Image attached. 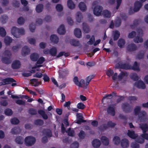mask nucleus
<instances>
[{
    "mask_svg": "<svg viewBox=\"0 0 148 148\" xmlns=\"http://www.w3.org/2000/svg\"><path fill=\"white\" fill-rule=\"evenodd\" d=\"M134 85L138 88L144 89L146 88L145 84L142 81H139L136 82L134 84Z\"/></svg>",
    "mask_w": 148,
    "mask_h": 148,
    "instance_id": "obj_7",
    "label": "nucleus"
},
{
    "mask_svg": "<svg viewBox=\"0 0 148 148\" xmlns=\"http://www.w3.org/2000/svg\"><path fill=\"white\" fill-rule=\"evenodd\" d=\"M108 113L113 116L115 114V111L114 108L111 106H109L107 109Z\"/></svg>",
    "mask_w": 148,
    "mask_h": 148,
    "instance_id": "obj_16",
    "label": "nucleus"
},
{
    "mask_svg": "<svg viewBox=\"0 0 148 148\" xmlns=\"http://www.w3.org/2000/svg\"><path fill=\"white\" fill-rule=\"evenodd\" d=\"M113 38L114 40H117L120 36V33L119 31L116 30L113 32Z\"/></svg>",
    "mask_w": 148,
    "mask_h": 148,
    "instance_id": "obj_34",
    "label": "nucleus"
},
{
    "mask_svg": "<svg viewBox=\"0 0 148 148\" xmlns=\"http://www.w3.org/2000/svg\"><path fill=\"white\" fill-rule=\"evenodd\" d=\"M42 66V65L36 64V66L32 67V70H31V73H35L36 71H39L40 69L39 68V67Z\"/></svg>",
    "mask_w": 148,
    "mask_h": 148,
    "instance_id": "obj_24",
    "label": "nucleus"
},
{
    "mask_svg": "<svg viewBox=\"0 0 148 148\" xmlns=\"http://www.w3.org/2000/svg\"><path fill=\"white\" fill-rule=\"evenodd\" d=\"M141 107L140 106H136L134 109V112L135 115H139L141 111Z\"/></svg>",
    "mask_w": 148,
    "mask_h": 148,
    "instance_id": "obj_20",
    "label": "nucleus"
},
{
    "mask_svg": "<svg viewBox=\"0 0 148 148\" xmlns=\"http://www.w3.org/2000/svg\"><path fill=\"white\" fill-rule=\"evenodd\" d=\"M138 119L141 122H145L148 119L147 113L144 110H142L138 115Z\"/></svg>",
    "mask_w": 148,
    "mask_h": 148,
    "instance_id": "obj_4",
    "label": "nucleus"
},
{
    "mask_svg": "<svg viewBox=\"0 0 148 148\" xmlns=\"http://www.w3.org/2000/svg\"><path fill=\"white\" fill-rule=\"evenodd\" d=\"M36 28L34 24H31L29 26V29L31 32H34Z\"/></svg>",
    "mask_w": 148,
    "mask_h": 148,
    "instance_id": "obj_54",
    "label": "nucleus"
},
{
    "mask_svg": "<svg viewBox=\"0 0 148 148\" xmlns=\"http://www.w3.org/2000/svg\"><path fill=\"white\" fill-rule=\"evenodd\" d=\"M73 81L75 84L79 87H81V83L79 81L78 78L77 77H75L73 79Z\"/></svg>",
    "mask_w": 148,
    "mask_h": 148,
    "instance_id": "obj_37",
    "label": "nucleus"
},
{
    "mask_svg": "<svg viewBox=\"0 0 148 148\" xmlns=\"http://www.w3.org/2000/svg\"><path fill=\"white\" fill-rule=\"evenodd\" d=\"M0 34L1 36H4L6 34L5 29L2 27H0Z\"/></svg>",
    "mask_w": 148,
    "mask_h": 148,
    "instance_id": "obj_46",
    "label": "nucleus"
},
{
    "mask_svg": "<svg viewBox=\"0 0 148 148\" xmlns=\"http://www.w3.org/2000/svg\"><path fill=\"white\" fill-rule=\"evenodd\" d=\"M45 61V58L43 57H41L37 61L36 64H42Z\"/></svg>",
    "mask_w": 148,
    "mask_h": 148,
    "instance_id": "obj_62",
    "label": "nucleus"
},
{
    "mask_svg": "<svg viewBox=\"0 0 148 148\" xmlns=\"http://www.w3.org/2000/svg\"><path fill=\"white\" fill-rule=\"evenodd\" d=\"M68 134V135L70 136H74V131L71 130V128H69L68 130L66 131Z\"/></svg>",
    "mask_w": 148,
    "mask_h": 148,
    "instance_id": "obj_56",
    "label": "nucleus"
},
{
    "mask_svg": "<svg viewBox=\"0 0 148 148\" xmlns=\"http://www.w3.org/2000/svg\"><path fill=\"white\" fill-rule=\"evenodd\" d=\"M30 52V49L27 46H25L22 49L21 53L23 56H25L29 54Z\"/></svg>",
    "mask_w": 148,
    "mask_h": 148,
    "instance_id": "obj_8",
    "label": "nucleus"
},
{
    "mask_svg": "<svg viewBox=\"0 0 148 148\" xmlns=\"http://www.w3.org/2000/svg\"><path fill=\"white\" fill-rule=\"evenodd\" d=\"M21 66L20 62L18 60L14 61L12 63V66L13 69H18Z\"/></svg>",
    "mask_w": 148,
    "mask_h": 148,
    "instance_id": "obj_14",
    "label": "nucleus"
},
{
    "mask_svg": "<svg viewBox=\"0 0 148 148\" xmlns=\"http://www.w3.org/2000/svg\"><path fill=\"white\" fill-rule=\"evenodd\" d=\"M101 142L99 140L96 139L93 140L92 143V145L95 148L99 147L101 145Z\"/></svg>",
    "mask_w": 148,
    "mask_h": 148,
    "instance_id": "obj_27",
    "label": "nucleus"
},
{
    "mask_svg": "<svg viewBox=\"0 0 148 148\" xmlns=\"http://www.w3.org/2000/svg\"><path fill=\"white\" fill-rule=\"evenodd\" d=\"M21 131V130L18 127H15L12 130L11 132L12 134H16L20 133Z\"/></svg>",
    "mask_w": 148,
    "mask_h": 148,
    "instance_id": "obj_39",
    "label": "nucleus"
},
{
    "mask_svg": "<svg viewBox=\"0 0 148 148\" xmlns=\"http://www.w3.org/2000/svg\"><path fill=\"white\" fill-rule=\"evenodd\" d=\"M8 17L6 15L2 16L0 18V20L2 23H5L8 21Z\"/></svg>",
    "mask_w": 148,
    "mask_h": 148,
    "instance_id": "obj_48",
    "label": "nucleus"
},
{
    "mask_svg": "<svg viewBox=\"0 0 148 148\" xmlns=\"http://www.w3.org/2000/svg\"><path fill=\"white\" fill-rule=\"evenodd\" d=\"M137 49V47L134 44H130L127 47V51L130 52L135 51Z\"/></svg>",
    "mask_w": 148,
    "mask_h": 148,
    "instance_id": "obj_9",
    "label": "nucleus"
},
{
    "mask_svg": "<svg viewBox=\"0 0 148 148\" xmlns=\"http://www.w3.org/2000/svg\"><path fill=\"white\" fill-rule=\"evenodd\" d=\"M59 73L60 75V76L61 77H64L68 73V72L67 71L65 70L64 71H61L59 70Z\"/></svg>",
    "mask_w": 148,
    "mask_h": 148,
    "instance_id": "obj_41",
    "label": "nucleus"
},
{
    "mask_svg": "<svg viewBox=\"0 0 148 148\" xmlns=\"http://www.w3.org/2000/svg\"><path fill=\"white\" fill-rule=\"evenodd\" d=\"M5 113L6 115L8 116H10L12 114V112L10 109H6L5 111Z\"/></svg>",
    "mask_w": 148,
    "mask_h": 148,
    "instance_id": "obj_57",
    "label": "nucleus"
},
{
    "mask_svg": "<svg viewBox=\"0 0 148 148\" xmlns=\"http://www.w3.org/2000/svg\"><path fill=\"white\" fill-rule=\"evenodd\" d=\"M31 84L33 86H38L39 83L37 82V80L35 79H32L30 80Z\"/></svg>",
    "mask_w": 148,
    "mask_h": 148,
    "instance_id": "obj_45",
    "label": "nucleus"
},
{
    "mask_svg": "<svg viewBox=\"0 0 148 148\" xmlns=\"http://www.w3.org/2000/svg\"><path fill=\"white\" fill-rule=\"evenodd\" d=\"M135 138V139L136 141L138 143H142L144 142V139L142 136L141 137H138L137 136V137Z\"/></svg>",
    "mask_w": 148,
    "mask_h": 148,
    "instance_id": "obj_44",
    "label": "nucleus"
},
{
    "mask_svg": "<svg viewBox=\"0 0 148 148\" xmlns=\"http://www.w3.org/2000/svg\"><path fill=\"white\" fill-rule=\"evenodd\" d=\"M12 35L16 38L20 37L21 35L25 34V31L22 28H18L15 27H12L11 29Z\"/></svg>",
    "mask_w": 148,
    "mask_h": 148,
    "instance_id": "obj_1",
    "label": "nucleus"
},
{
    "mask_svg": "<svg viewBox=\"0 0 148 148\" xmlns=\"http://www.w3.org/2000/svg\"><path fill=\"white\" fill-rule=\"evenodd\" d=\"M70 44L73 46H77L79 45V41L74 39L71 40L70 41Z\"/></svg>",
    "mask_w": 148,
    "mask_h": 148,
    "instance_id": "obj_43",
    "label": "nucleus"
},
{
    "mask_svg": "<svg viewBox=\"0 0 148 148\" xmlns=\"http://www.w3.org/2000/svg\"><path fill=\"white\" fill-rule=\"evenodd\" d=\"M131 78L134 81H136L138 80V77L136 73L132 74L130 75Z\"/></svg>",
    "mask_w": 148,
    "mask_h": 148,
    "instance_id": "obj_53",
    "label": "nucleus"
},
{
    "mask_svg": "<svg viewBox=\"0 0 148 148\" xmlns=\"http://www.w3.org/2000/svg\"><path fill=\"white\" fill-rule=\"evenodd\" d=\"M38 113L40 114L45 119H47L48 118L47 115L45 114V112L42 110H40L38 112Z\"/></svg>",
    "mask_w": 148,
    "mask_h": 148,
    "instance_id": "obj_51",
    "label": "nucleus"
},
{
    "mask_svg": "<svg viewBox=\"0 0 148 148\" xmlns=\"http://www.w3.org/2000/svg\"><path fill=\"white\" fill-rule=\"evenodd\" d=\"M13 39L11 37L7 36L4 39V42L6 45H9L12 42Z\"/></svg>",
    "mask_w": 148,
    "mask_h": 148,
    "instance_id": "obj_25",
    "label": "nucleus"
},
{
    "mask_svg": "<svg viewBox=\"0 0 148 148\" xmlns=\"http://www.w3.org/2000/svg\"><path fill=\"white\" fill-rule=\"evenodd\" d=\"M74 34L75 36L79 38L82 36V32L81 29L78 28H76L75 29L74 31Z\"/></svg>",
    "mask_w": 148,
    "mask_h": 148,
    "instance_id": "obj_23",
    "label": "nucleus"
},
{
    "mask_svg": "<svg viewBox=\"0 0 148 148\" xmlns=\"http://www.w3.org/2000/svg\"><path fill=\"white\" fill-rule=\"evenodd\" d=\"M127 135L130 137L132 138H135L137 137V135L134 133V131L130 130L128 131Z\"/></svg>",
    "mask_w": 148,
    "mask_h": 148,
    "instance_id": "obj_32",
    "label": "nucleus"
},
{
    "mask_svg": "<svg viewBox=\"0 0 148 148\" xmlns=\"http://www.w3.org/2000/svg\"><path fill=\"white\" fill-rule=\"evenodd\" d=\"M125 43V40L122 38L120 39L118 41L119 46L121 48H123Z\"/></svg>",
    "mask_w": 148,
    "mask_h": 148,
    "instance_id": "obj_33",
    "label": "nucleus"
},
{
    "mask_svg": "<svg viewBox=\"0 0 148 148\" xmlns=\"http://www.w3.org/2000/svg\"><path fill=\"white\" fill-rule=\"evenodd\" d=\"M12 5L14 7H18L19 6L20 3L18 1L14 0L13 1Z\"/></svg>",
    "mask_w": 148,
    "mask_h": 148,
    "instance_id": "obj_61",
    "label": "nucleus"
},
{
    "mask_svg": "<svg viewBox=\"0 0 148 148\" xmlns=\"http://www.w3.org/2000/svg\"><path fill=\"white\" fill-rule=\"evenodd\" d=\"M82 29L84 32L88 33L90 30L88 25L86 23H83L82 24Z\"/></svg>",
    "mask_w": 148,
    "mask_h": 148,
    "instance_id": "obj_13",
    "label": "nucleus"
},
{
    "mask_svg": "<svg viewBox=\"0 0 148 148\" xmlns=\"http://www.w3.org/2000/svg\"><path fill=\"white\" fill-rule=\"evenodd\" d=\"M25 21V20L22 17H20L18 20V24L20 25H22L24 23Z\"/></svg>",
    "mask_w": 148,
    "mask_h": 148,
    "instance_id": "obj_59",
    "label": "nucleus"
},
{
    "mask_svg": "<svg viewBox=\"0 0 148 148\" xmlns=\"http://www.w3.org/2000/svg\"><path fill=\"white\" fill-rule=\"evenodd\" d=\"M108 128V127L107 123L103 124L99 127V130L101 131H103L106 130Z\"/></svg>",
    "mask_w": 148,
    "mask_h": 148,
    "instance_id": "obj_40",
    "label": "nucleus"
},
{
    "mask_svg": "<svg viewBox=\"0 0 148 148\" xmlns=\"http://www.w3.org/2000/svg\"><path fill=\"white\" fill-rule=\"evenodd\" d=\"M79 7L80 10L83 11H84L86 9V7L85 4L83 2H81L79 3Z\"/></svg>",
    "mask_w": 148,
    "mask_h": 148,
    "instance_id": "obj_36",
    "label": "nucleus"
},
{
    "mask_svg": "<svg viewBox=\"0 0 148 148\" xmlns=\"http://www.w3.org/2000/svg\"><path fill=\"white\" fill-rule=\"evenodd\" d=\"M139 127L143 130V133H146L148 130V126L146 124H139Z\"/></svg>",
    "mask_w": 148,
    "mask_h": 148,
    "instance_id": "obj_17",
    "label": "nucleus"
},
{
    "mask_svg": "<svg viewBox=\"0 0 148 148\" xmlns=\"http://www.w3.org/2000/svg\"><path fill=\"white\" fill-rule=\"evenodd\" d=\"M122 108L126 113H129L132 111V107L129 104L125 103L122 104Z\"/></svg>",
    "mask_w": 148,
    "mask_h": 148,
    "instance_id": "obj_6",
    "label": "nucleus"
},
{
    "mask_svg": "<svg viewBox=\"0 0 148 148\" xmlns=\"http://www.w3.org/2000/svg\"><path fill=\"white\" fill-rule=\"evenodd\" d=\"M134 42L136 43L142 42L143 41V39L140 37L137 36L134 39Z\"/></svg>",
    "mask_w": 148,
    "mask_h": 148,
    "instance_id": "obj_42",
    "label": "nucleus"
},
{
    "mask_svg": "<svg viewBox=\"0 0 148 148\" xmlns=\"http://www.w3.org/2000/svg\"><path fill=\"white\" fill-rule=\"evenodd\" d=\"M15 141L17 144H21L23 143V140L22 137L19 136L16 138Z\"/></svg>",
    "mask_w": 148,
    "mask_h": 148,
    "instance_id": "obj_47",
    "label": "nucleus"
},
{
    "mask_svg": "<svg viewBox=\"0 0 148 148\" xmlns=\"http://www.w3.org/2000/svg\"><path fill=\"white\" fill-rule=\"evenodd\" d=\"M44 134V135H46L49 137H51L52 135L51 131L49 130H46L45 131Z\"/></svg>",
    "mask_w": 148,
    "mask_h": 148,
    "instance_id": "obj_50",
    "label": "nucleus"
},
{
    "mask_svg": "<svg viewBox=\"0 0 148 148\" xmlns=\"http://www.w3.org/2000/svg\"><path fill=\"white\" fill-rule=\"evenodd\" d=\"M67 5L69 8L73 9L75 8V5L72 0H68L67 1Z\"/></svg>",
    "mask_w": 148,
    "mask_h": 148,
    "instance_id": "obj_28",
    "label": "nucleus"
},
{
    "mask_svg": "<svg viewBox=\"0 0 148 148\" xmlns=\"http://www.w3.org/2000/svg\"><path fill=\"white\" fill-rule=\"evenodd\" d=\"M103 10V8L101 6L97 5L94 8V14L97 16L101 15Z\"/></svg>",
    "mask_w": 148,
    "mask_h": 148,
    "instance_id": "obj_5",
    "label": "nucleus"
},
{
    "mask_svg": "<svg viewBox=\"0 0 148 148\" xmlns=\"http://www.w3.org/2000/svg\"><path fill=\"white\" fill-rule=\"evenodd\" d=\"M28 41L29 43L32 45H34L36 43L35 39L32 38H29Z\"/></svg>",
    "mask_w": 148,
    "mask_h": 148,
    "instance_id": "obj_52",
    "label": "nucleus"
},
{
    "mask_svg": "<svg viewBox=\"0 0 148 148\" xmlns=\"http://www.w3.org/2000/svg\"><path fill=\"white\" fill-rule=\"evenodd\" d=\"M15 80L12 78H8L3 80L0 82V85H4L10 84L11 82H13Z\"/></svg>",
    "mask_w": 148,
    "mask_h": 148,
    "instance_id": "obj_11",
    "label": "nucleus"
},
{
    "mask_svg": "<svg viewBox=\"0 0 148 148\" xmlns=\"http://www.w3.org/2000/svg\"><path fill=\"white\" fill-rule=\"evenodd\" d=\"M139 66V64H138L137 62H135L134 64L132 67V69L135 71H140Z\"/></svg>",
    "mask_w": 148,
    "mask_h": 148,
    "instance_id": "obj_35",
    "label": "nucleus"
},
{
    "mask_svg": "<svg viewBox=\"0 0 148 148\" xmlns=\"http://www.w3.org/2000/svg\"><path fill=\"white\" fill-rule=\"evenodd\" d=\"M39 57L38 54L36 53L32 54L30 55L31 59L33 61H36Z\"/></svg>",
    "mask_w": 148,
    "mask_h": 148,
    "instance_id": "obj_26",
    "label": "nucleus"
},
{
    "mask_svg": "<svg viewBox=\"0 0 148 148\" xmlns=\"http://www.w3.org/2000/svg\"><path fill=\"white\" fill-rule=\"evenodd\" d=\"M121 145L123 148H127L129 145V143L128 140L124 138L121 141Z\"/></svg>",
    "mask_w": 148,
    "mask_h": 148,
    "instance_id": "obj_10",
    "label": "nucleus"
},
{
    "mask_svg": "<svg viewBox=\"0 0 148 148\" xmlns=\"http://www.w3.org/2000/svg\"><path fill=\"white\" fill-rule=\"evenodd\" d=\"M79 143L77 142H74L71 145V148H78Z\"/></svg>",
    "mask_w": 148,
    "mask_h": 148,
    "instance_id": "obj_64",
    "label": "nucleus"
},
{
    "mask_svg": "<svg viewBox=\"0 0 148 148\" xmlns=\"http://www.w3.org/2000/svg\"><path fill=\"white\" fill-rule=\"evenodd\" d=\"M45 54L50 53L53 56H55L56 53V50L55 48H52L50 50L48 49H45L43 51Z\"/></svg>",
    "mask_w": 148,
    "mask_h": 148,
    "instance_id": "obj_19",
    "label": "nucleus"
},
{
    "mask_svg": "<svg viewBox=\"0 0 148 148\" xmlns=\"http://www.w3.org/2000/svg\"><path fill=\"white\" fill-rule=\"evenodd\" d=\"M36 142L35 138L31 136L26 137L25 140V143L27 146H31L34 145Z\"/></svg>",
    "mask_w": 148,
    "mask_h": 148,
    "instance_id": "obj_3",
    "label": "nucleus"
},
{
    "mask_svg": "<svg viewBox=\"0 0 148 148\" xmlns=\"http://www.w3.org/2000/svg\"><path fill=\"white\" fill-rule=\"evenodd\" d=\"M56 10L58 12H60L63 10V7L61 4H58L56 5Z\"/></svg>",
    "mask_w": 148,
    "mask_h": 148,
    "instance_id": "obj_49",
    "label": "nucleus"
},
{
    "mask_svg": "<svg viewBox=\"0 0 148 148\" xmlns=\"http://www.w3.org/2000/svg\"><path fill=\"white\" fill-rule=\"evenodd\" d=\"M77 116L78 119V120L76 122L77 123L80 124L82 122H86V120L83 119V117L80 114L77 113Z\"/></svg>",
    "mask_w": 148,
    "mask_h": 148,
    "instance_id": "obj_18",
    "label": "nucleus"
},
{
    "mask_svg": "<svg viewBox=\"0 0 148 148\" xmlns=\"http://www.w3.org/2000/svg\"><path fill=\"white\" fill-rule=\"evenodd\" d=\"M102 14L104 17L107 18H110L111 15V12L107 10L103 11Z\"/></svg>",
    "mask_w": 148,
    "mask_h": 148,
    "instance_id": "obj_30",
    "label": "nucleus"
},
{
    "mask_svg": "<svg viewBox=\"0 0 148 148\" xmlns=\"http://www.w3.org/2000/svg\"><path fill=\"white\" fill-rule=\"evenodd\" d=\"M43 9V6L42 4H39L36 5V10L38 13L42 12Z\"/></svg>",
    "mask_w": 148,
    "mask_h": 148,
    "instance_id": "obj_31",
    "label": "nucleus"
},
{
    "mask_svg": "<svg viewBox=\"0 0 148 148\" xmlns=\"http://www.w3.org/2000/svg\"><path fill=\"white\" fill-rule=\"evenodd\" d=\"M131 147L132 148H139V145L136 142H133L131 145Z\"/></svg>",
    "mask_w": 148,
    "mask_h": 148,
    "instance_id": "obj_63",
    "label": "nucleus"
},
{
    "mask_svg": "<svg viewBox=\"0 0 148 148\" xmlns=\"http://www.w3.org/2000/svg\"><path fill=\"white\" fill-rule=\"evenodd\" d=\"M77 106L78 109H83L85 107V105L82 103H78Z\"/></svg>",
    "mask_w": 148,
    "mask_h": 148,
    "instance_id": "obj_60",
    "label": "nucleus"
},
{
    "mask_svg": "<svg viewBox=\"0 0 148 148\" xmlns=\"http://www.w3.org/2000/svg\"><path fill=\"white\" fill-rule=\"evenodd\" d=\"M142 3L139 1H137L135 3V5L134 8V11L137 12L138 11L142 6Z\"/></svg>",
    "mask_w": 148,
    "mask_h": 148,
    "instance_id": "obj_15",
    "label": "nucleus"
},
{
    "mask_svg": "<svg viewBox=\"0 0 148 148\" xmlns=\"http://www.w3.org/2000/svg\"><path fill=\"white\" fill-rule=\"evenodd\" d=\"M57 32L60 35L64 34L66 32L64 26L63 24L61 25L57 29Z\"/></svg>",
    "mask_w": 148,
    "mask_h": 148,
    "instance_id": "obj_12",
    "label": "nucleus"
},
{
    "mask_svg": "<svg viewBox=\"0 0 148 148\" xmlns=\"http://www.w3.org/2000/svg\"><path fill=\"white\" fill-rule=\"evenodd\" d=\"M11 55V53L10 51L6 50L3 53V56L2 59V62L4 63L8 64L11 62V60L10 58V56Z\"/></svg>",
    "mask_w": 148,
    "mask_h": 148,
    "instance_id": "obj_2",
    "label": "nucleus"
},
{
    "mask_svg": "<svg viewBox=\"0 0 148 148\" xmlns=\"http://www.w3.org/2000/svg\"><path fill=\"white\" fill-rule=\"evenodd\" d=\"M121 21L120 18H118L115 22V25L116 27H119L121 24Z\"/></svg>",
    "mask_w": 148,
    "mask_h": 148,
    "instance_id": "obj_55",
    "label": "nucleus"
},
{
    "mask_svg": "<svg viewBox=\"0 0 148 148\" xmlns=\"http://www.w3.org/2000/svg\"><path fill=\"white\" fill-rule=\"evenodd\" d=\"M101 140L104 145L107 146L109 145V139L106 136H102L101 138Z\"/></svg>",
    "mask_w": 148,
    "mask_h": 148,
    "instance_id": "obj_21",
    "label": "nucleus"
},
{
    "mask_svg": "<svg viewBox=\"0 0 148 148\" xmlns=\"http://www.w3.org/2000/svg\"><path fill=\"white\" fill-rule=\"evenodd\" d=\"M128 99L130 101H135L137 100L138 97L134 96H130L128 97Z\"/></svg>",
    "mask_w": 148,
    "mask_h": 148,
    "instance_id": "obj_58",
    "label": "nucleus"
},
{
    "mask_svg": "<svg viewBox=\"0 0 148 148\" xmlns=\"http://www.w3.org/2000/svg\"><path fill=\"white\" fill-rule=\"evenodd\" d=\"M145 52L143 51H141L140 52L137 54L136 57L139 60L143 59L144 57Z\"/></svg>",
    "mask_w": 148,
    "mask_h": 148,
    "instance_id": "obj_38",
    "label": "nucleus"
},
{
    "mask_svg": "<svg viewBox=\"0 0 148 148\" xmlns=\"http://www.w3.org/2000/svg\"><path fill=\"white\" fill-rule=\"evenodd\" d=\"M113 141L114 144L116 145H118L121 142L120 138L118 136H114L113 139Z\"/></svg>",
    "mask_w": 148,
    "mask_h": 148,
    "instance_id": "obj_29",
    "label": "nucleus"
},
{
    "mask_svg": "<svg viewBox=\"0 0 148 148\" xmlns=\"http://www.w3.org/2000/svg\"><path fill=\"white\" fill-rule=\"evenodd\" d=\"M83 16L82 13L80 12H78L76 14V19L78 22H81L83 19Z\"/></svg>",
    "mask_w": 148,
    "mask_h": 148,
    "instance_id": "obj_22",
    "label": "nucleus"
}]
</instances>
